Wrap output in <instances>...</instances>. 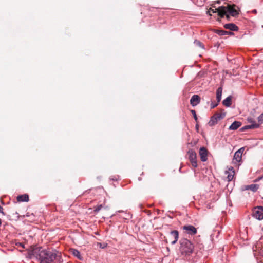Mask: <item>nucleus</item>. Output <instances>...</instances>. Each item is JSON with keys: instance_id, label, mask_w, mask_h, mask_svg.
<instances>
[{"instance_id": "obj_1", "label": "nucleus", "mask_w": 263, "mask_h": 263, "mask_svg": "<svg viewBox=\"0 0 263 263\" xmlns=\"http://www.w3.org/2000/svg\"><path fill=\"white\" fill-rule=\"evenodd\" d=\"M32 255L39 259L40 263H61V258L57 253L37 247L32 251Z\"/></svg>"}, {"instance_id": "obj_2", "label": "nucleus", "mask_w": 263, "mask_h": 263, "mask_svg": "<svg viewBox=\"0 0 263 263\" xmlns=\"http://www.w3.org/2000/svg\"><path fill=\"white\" fill-rule=\"evenodd\" d=\"M236 7V6L235 5H227L226 6H220L218 8V15L221 18L226 16L228 20L230 18V15L233 17L236 16L238 15L239 13Z\"/></svg>"}, {"instance_id": "obj_3", "label": "nucleus", "mask_w": 263, "mask_h": 263, "mask_svg": "<svg viewBox=\"0 0 263 263\" xmlns=\"http://www.w3.org/2000/svg\"><path fill=\"white\" fill-rule=\"evenodd\" d=\"M179 242L180 245L179 250L181 254L187 256L193 253L194 246L189 240L181 239Z\"/></svg>"}, {"instance_id": "obj_4", "label": "nucleus", "mask_w": 263, "mask_h": 263, "mask_svg": "<svg viewBox=\"0 0 263 263\" xmlns=\"http://www.w3.org/2000/svg\"><path fill=\"white\" fill-rule=\"evenodd\" d=\"M226 116L225 112L216 113L212 117L208 123L209 126H212L215 125L219 120L222 119Z\"/></svg>"}, {"instance_id": "obj_5", "label": "nucleus", "mask_w": 263, "mask_h": 263, "mask_svg": "<svg viewBox=\"0 0 263 263\" xmlns=\"http://www.w3.org/2000/svg\"><path fill=\"white\" fill-rule=\"evenodd\" d=\"M252 216L257 219H263V206L254 208L253 210Z\"/></svg>"}, {"instance_id": "obj_6", "label": "nucleus", "mask_w": 263, "mask_h": 263, "mask_svg": "<svg viewBox=\"0 0 263 263\" xmlns=\"http://www.w3.org/2000/svg\"><path fill=\"white\" fill-rule=\"evenodd\" d=\"M247 121L250 123V125H246L241 128V130L243 131L249 129H255L259 127V124L256 123L255 121L252 118H248Z\"/></svg>"}, {"instance_id": "obj_7", "label": "nucleus", "mask_w": 263, "mask_h": 263, "mask_svg": "<svg viewBox=\"0 0 263 263\" xmlns=\"http://www.w3.org/2000/svg\"><path fill=\"white\" fill-rule=\"evenodd\" d=\"M187 154L192 165L194 167H196L197 166L196 153L193 149H190L187 152Z\"/></svg>"}, {"instance_id": "obj_8", "label": "nucleus", "mask_w": 263, "mask_h": 263, "mask_svg": "<svg viewBox=\"0 0 263 263\" xmlns=\"http://www.w3.org/2000/svg\"><path fill=\"white\" fill-rule=\"evenodd\" d=\"M182 229L190 235H194L197 233L196 228L192 225H184Z\"/></svg>"}, {"instance_id": "obj_9", "label": "nucleus", "mask_w": 263, "mask_h": 263, "mask_svg": "<svg viewBox=\"0 0 263 263\" xmlns=\"http://www.w3.org/2000/svg\"><path fill=\"white\" fill-rule=\"evenodd\" d=\"M259 185L257 184H252L250 185H245L241 186L242 191L250 190L253 192H256L259 189Z\"/></svg>"}, {"instance_id": "obj_10", "label": "nucleus", "mask_w": 263, "mask_h": 263, "mask_svg": "<svg viewBox=\"0 0 263 263\" xmlns=\"http://www.w3.org/2000/svg\"><path fill=\"white\" fill-rule=\"evenodd\" d=\"M208 150L204 147H202L200 148L199 154L200 159L202 162H205L207 160Z\"/></svg>"}, {"instance_id": "obj_11", "label": "nucleus", "mask_w": 263, "mask_h": 263, "mask_svg": "<svg viewBox=\"0 0 263 263\" xmlns=\"http://www.w3.org/2000/svg\"><path fill=\"white\" fill-rule=\"evenodd\" d=\"M245 148L243 147L240 148L237 151L234 156L233 160L235 161L236 162H239L241 160L242 155L244 152Z\"/></svg>"}, {"instance_id": "obj_12", "label": "nucleus", "mask_w": 263, "mask_h": 263, "mask_svg": "<svg viewBox=\"0 0 263 263\" xmlns=\"http://www.w3.org/2000/svg\"><path fill=\"white\" fill-rule=\"evenodd\" d=\"M170 237L171 239H172V241L171 242V243L172 245L175 244L179 238V232L177 230H173L172 231L170 234Z\"/></svg>"}, {"instance_id": "obj_13", "label": "nucleus", "mask_w": 263, "mask_h": 263, "mask_svg": "<svg viewBox=\"0 0 263 263\" xmlns=\"http://www.w3.org/2000/svg\"><path fill=\"white\" fill-rule=\"evenodd\" d=\"M226 174H227V180L228 181L230 182L232 181L234 178L235 172L234 169L233 167L231 166L229 168L228 171H226Z\"/></svg>"}, {"instance_id": "obj_14", "label": "nucleus", "mask_w": 263, "mask_h": 263, "mask_svg": "<svg viewBox=\"0 0 263 263\" xmlns=\"http://www.w3.org/2000/svg\"><path fill=\"white\" fill-rule=\"evenodd\" d=\"M200 100L198 95H194L191 98L190 103L192 106H195L200 103Z\"/></svg>"}, {"instance_id": "obj_15", "label": "nucleus", "mask_w": 263, "mask_h": 263, "mask_svg": "<svg viewBox=\"0 0 263 263\" xmlns=\"http://www.w3.org/2000/svg\"><path fill=\"white\" fill-rule=\"evenodd\" d=\"M263 242V238H260L259 241L257 243V245L253 247V251H256L257 250L260 248V251H262V252H260L259 253L263 255V246H262V243Z\"/></svg>"}, {"instance_id": "obj_16", "label": "nucleus", "mask_w": 263, "mask_h": 263, "mask_svg": "<svg viewBox=\"0 0 263 263\" xmlns=\"http://www.w3.org/2000/svg\"><path fill=\"white\" fill-rule=\"evenodd\" d=\"M224 27L231 31H237L238 30V27L233 23L226 24L224 25Z\"/></svg>"}, {"instance_id": "obj_17", "label": "nucleus", "mask_w": 263, "mask_h": 263, "mask_svg": "<svg viewBox=\"0 0 263 263\" xmlns=\"http://www.w3.org/2000/svg\"><path fill=\"white\" fill-rule=\"evenodd\" d=\"M70 253L75 257H77L80 260H82L83 259V257L81 255L80 252L76 249H71Z\"/></svg>"}, {"instance_id": "obj_18", "label": "nucleus", "mask_w": 263, "mask_h": 263, "mask_svg": "<svg viewBox=\"0 0 263 263\" xmlns=\"http://www.w3.org/2000/svg\"><path fill=\"white\" fill-rule=\"evenodd\" d=\"M18 202H28L29 201V196L27 194L19 195L17 197Z\"/></svg>"}, {"instance_id": "obj_19", "label": "nucleus", "mask_w": 263, "mask_h": 263, "mask_svg": "<svg viewBox=\"0 0 263 263\" xmlns=\"http://www.w3.org/2000/svg\"><path fill=\"white\" fill-rule=\"evenodd\" d=\"M241 125V122L239 121H234L229 127L230 130H236Z\"/></svg>"}, {"instance_id": "obj_20", "label": "nucleus", "mask_w": 263, "mask_h": 263, "mask_svg": "<svg viewBox=\"0 0 263 263\" xmlns=\"http://www.w3.org/2000/svg\"><path fill=\"white\" fill-rule=\"evenodd\" d=\"M231 101L232 97L230 96L223 100L222 104L226 107H230L231 105Z\"/></svg>"}, {"instance_id": "obj_21", "label": "nucleus", "mask_w": 263, "mask_h": 263, "mask_svg": "<svg viewBox=\"0 0 263 263\" xmlns=\"http://www.w3.org/2000/svg\"><path fill=\"white\" fill-rule=\"evenodd\" d=\"M222 88L221 87H219L216 91V100L219 103L221 99Z\"/></svg>"}, {"instance_id": "obj_22", "label": "nucleus", "mask_w": 263, "mask_h": 263, "mask_svg": "<svg viewBox=\"0 0 263 263\" xmlns=\"http://www.w3.org/2000/svg\"><path fill=\"white\" fill-rule=\"evenodd\" d=\"M215 32L220 36H223L232 34L231 32H228L223 30H215Z\"/></svg>"}, {"instance_id": "obj_23", "label": "nucleus", "mask_w": 263, "mask_h": 263, "mask_svg": "<svg viewBox=\"0 0 263 263\" xmlns=\"http://www.w3.org/2000/svg\"><path fill=\"white\" fill-rule=\"evenodd\" d=\"M194 44L197 46H198L202 49H204L203 44L199 40H195L194 42Z\"/></svg>"}, {"instance_id": "obj_24", "label": "nucleus", "mask_w": 263, "mask_h": 263, "mask_svg": "<svg viewBox=\"0 0 263 263\" xmlns=\"http://www.w3.org/2000/svg\"><path fill=\"white\" fill-rule=\"evenodd\" d=\"M218 8H215V9H212V8H210L209 10L207 12V14H208L209 15L211 16L212 15V14L211 13H218Z\"/></svg>"}, {"instance_id": "obj_25", "label": "nucleus", "mask_w": 263, "mask_h": 263, "mask_svg": "<svg viewBox=\"0 0 263 263\" xmlns=\"http://www.w3.org/2000/svg\"><path fill=\"white\" fill-rule=\"evenodd\" d=\"M104 207V206L102 205V204H100V205H97V206H96L94 209V213H97L98 212H99Z\"/></svg>"}, {"instance_id": "obj_26", "label": "nucleus", "mask_w": 263, "mask_h": 263, "mask_svg": "<svg viewBox=\"0 0 263 263\" xmlns=\"http://www.w3.org/2000/svg\"><path fill=\"white\" fill-rule=\"evenodd\" d=\"M258 123L259 125L263 123V113L260 115L257 118Z\"/></svg>"}, {"instance_id": "obj_27", "label": "nucleus", "mask_w": 263, "mask_h": 263, "mask_svg": "<svg viewBox=\"0 0 263 263\" xmlns=\"http://www.w3.org/2000/svg\"><path fill=\"white\" fill-rule=\"evenodd\" d=\"M191 112L192 113V114L193 115V117H194V118L195 119V120L197 122V120H198V118H197V115H196V111L195 110H191Z\"/></svg>"}, {"instance_id": "obj_28", "label": "nucleus", "mask_w": 263, "mask_h": 263, "mask_svg": "<svg viewBox=\"0 0 263 263\" xmlns=\"http://www.w3.org/2000/svg\"><path fill=\"white\" fill-rule=\"evenodd\" d=\"M218 104V103H214L213 102H212L211 104V108H215V107H216Z\"/></svg>"}, {"instance_id": "obj_29", "label": "nucleus", "mask_w": 263, "mask_h": 263, "mask_svg": "<svg viewBox=\"0 0 263 263\" xmlns=\"http://www.w3.org/2000/svg\"><path fill=\"white\" fill-rule=\"evenodd\" d=\"M16 246H17L18 247H22V248H25L24 245L23 243H21V242L16 243Z\"/></svg>"}, {"instance_id": "obj_30", "label": "nucleus", "mask_w": 263, "mask_h": 263, "mask_svg": "<svg viewBox=\"0 0 263 263\" xmlns=\"http://www.w3.org/2000/svg\"><path fill=\"white\" fill-rule=\"evenodd\" d=\"M0 213H2L3 215H5V213L3 212V208L1 205H0Z\"/></svg>"}, {"instance_id": "obj_31", "label": "nucleus", "mask_w": 263, "mask_h": 263, "mask_svg": "<svg viewBox=\"0 0 263 263\" xmlns=\"http://www.w3.org/2000/svg\"><path fill=\"white\" fill-rule=\"evenodd\" d=\"M263 178V177H258V178H257V179H255V180H254V182H256L258 181L259 180H260L261 178Z\"/></svg>"}, {"instance_id": "obj_32", "label": "nucleus", "mask_w": 263, "mask_h": 263, "mask_svg": "<svg viewBox=\"0 0 263 263\" xmlns=\"http://www.w3.org/2000/svg\"><path fill=\"white\" fill-rule=\"evenodd\" d=\"M196 130H197V131H198V129H199V126H198V125L197 124L196 125Z\"/></svg>"}, {"instance_id": "obj_33", "label": "nucleus", "mask_w": 263, "mask_h": 263, "mask_svg": "<svg viewBox=\"0 0 263 263\" xmlns=\"http://www.w3.org/2000/svg\"><path fill=\"white\" fill-rule=\"evenodd\" d=\"M253 12L256 13V10H254L253 11Z\"/></svg>"}, {"instance_id": "obj_34", "label": "nucleus", "mask_w": 263, "mask_h": 263, "mask_svg": "<svg viewBox=\"0 0 263 263\" xmlns=\"http://www.w3.org/2000/svg\"><path fill=\"white\" fill-rule=\"evenodd\" d=\"M261 27H262V28H263V25H262V26H261Z\"/></svg>"}]
</instances>
